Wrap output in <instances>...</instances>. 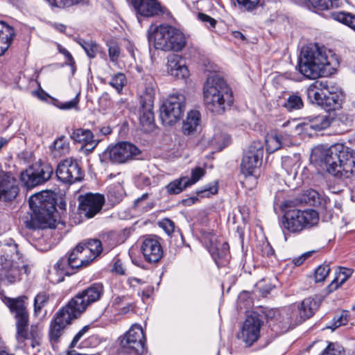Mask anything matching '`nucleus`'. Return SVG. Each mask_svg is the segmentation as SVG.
<instances>
[{"label":"nucleus","mask_w":355,"mask_h":355,"mask_svg":"<svg viewBox=\"0 0 355 355\" xmlns=\"http://www.w3.org/2000/svg\"><path fill=\"white\" fill-rule=\"evenodd\" d=\"M104 293L102 283H93L78 292L53 316L49 327V338L53 349L60 342L66 329L78 318L87 307L99 301Z\"/></svg>","instance_id":"1"},{"label":"nucleus","mask_w":355,"mask_h":355,"mask_svg":"<svg viewBox=\"0 0 355 355\" xmlns=\"http://www.w3.org/2000/svg\"><path fill=\"white\" fill-rule=\"evenodd\" d=\"M339 64V59L336 53L315 43L302 50L297 68L305 78L316 79L332 73Z\"/></svg>","instance_id":"2"},{"label":"nucleus","mask_w":355,"mask_h":355,"mask_svg":"<svg viewBox=\"0 0 355 355\" xmlns=\"http://www.w3.org/2000/svg\"><path fill=\"white\" fill-rule=\"evenodd\" d=\"M321 166L338 178H349L355 172V150L343 144H336L321 151Z\"/></svg>","instance_id":"3"},{"label":"nucleus","mask_w":355,"mask_h":355,"mask_svg":"<svg viewBox=\"0 0 355 355\" xmlns=\"http://www.w3.org/2000/svg\"><path fill=\"white\" fill-rule=\"evenodd\" d=\"M28 204L33 214L29 220L24 221L27 229L56 227V220L53 218L56 210V199L53 192L42 191L32 195L29 198Z\"/></svg>","instance_id":"4"},{"label":"nucleus","mask_w":355,"mask_h":355,"mask_svg":"<svg viewBox=\"0 0 355 355\" xmlns=\"http://www.w3.org/2000/svg\"><path fill=\"white\" fill-rule=\"evenodd\" d=\"M203 94L206 107L214 114H223L234 103L231 87L223 78L217 75L207 78L204 85Z\"/></svg>","instance_id":"5"},{"label":"nucleus","mask_w":355,"mask_h":355,"mask_svg":"<svg viewBox=\"0 0 355 355\" xmlns=\"http://www.w3.org/2000/svg\"><path fill=\"white\" fill-rule=\"evenodd\" d=\"M148 40L156 49L164 51H182L187 44L184 34L179 29L168 24L151 25L148 31Z\"/></svg>","instance_id":"6"},{"label":"nucleus","mask_w":355,"mask_h":355,"mask_svg":"<svg viewBox=\"0 0 355 355\" xmlns=\"http://www.w3.org/2000/svg\"><path fill=\"white\" fill-rule=\"evenodd\" d=\"M318 222L319 216L314 209H291L284 211L280 218L279 225L286 241L287 236L285 231L293 234L300 233L304 230L316 226Z\"/></svg>","instance_id":"7"},{"label":"nucleus","mask_w":355,"mask_h":355,"mask_svg":"<svg viewBox=\"0 0 355 355\" xmlns=\"http://www.w3.org/2000/svg\"><path fill=\"white\" fill-rule=\"evenodd\" d=\"M21 254L18 250V245L15 241H9L1 245L0 248V282H7L8 284L14 283L18 275L19 270L15 266V262L19 260Z\"/></svg>","instance_id":"8"},{"label":"nucleus","mask_w":355,"mask_h":355,"mask_svg":"<svg viewBox=\"0 0 355 355\" xmlns=\"http://www.w3.org/2000/svg\"><path fill=\"white\" fill-rule=\"evenodd\" d=\"M118 354L132 355H144L148 353L146 345V336L139 325H132L131 328L119 338Z\"/></svg>","instance_id":"9"},{"label":"nucleus","mask_w":355,"mask_h":355,"mask_svg":"<svg viewBox=\"0 0 355 355\" xmlns=\"http://www.w3.org/2000/svg\"><path fill=\"white\" fill-rule=\"evenodd\" d=\"M185 96L181 94L170 95L160 107V119L166 125H173L183 116Z\"/></svg>","instance_id":"10"},{"label":"nucleus","mask_w":355,"mask_h":355,"mask_svg":"<svg viewBox=\"0 0 355 355\" xmlns=\"http://www.w3.org/2000/svg\"><path fill=\"white\" fill-rule=\"evenodd\" d=\"M53 173V168L50 164L40 162L23 171L20 180L24 187L30 189L46 182Z\"/></svg>","instance_id":"11"},{"label":"nucleus","mask_w":355,"mask_h":355,"mask_svg":"<svg viewBox=\"0 0 355 355\" xmlns=\"http://www.w3.org/2000/svg\"><path fill=\"white\" fill-rule=\"evenodd\" d=\"M140 153L141 150L135 145L123 141L105 150L100 155V159L101 162L121 164L134 159Z\"/></svg>","instance_id":"12"},{"label":"nucleus","mask_w":355,"mask_h":355,"mask_svg":"<svg viewBox=\"0 0 355 355\" xmlns=\"http://www.w3.org/2000/svg\"><path fill=\"white\" fill-rule=\"evenodd\" d=\"M86 257L83 247L78 243L71 252L58 260L55 268L65 275H71L76 270L90 264L92 259Z\"/></svg>","instance_id":"13"},{"label":"nucleus","mask_w":355,"mask_h":355,"mask_svg":"<svg viewBox=\"0 0 355 355\" xmlns=\"http://www.w3.org/2000/svg\"><path fill=\"white\" fill-rule=\"evenodd\" d=\"M28 297L21 295L16 298L5 297V304L16 320L17 334L21 338H26L28 324V312L26 306Z\"/></svg>","instance_id":"14"},{"label":"nucleus","mask_w":355,"mask_h":355,"mask_svg":"<svg viewBox=\"0 0 355 355\" xmlns=\"http://www.w3.org/2000/svg\"><path fill=\"white\" fill-rule=\"evenodd\" d=\"M263 144L260 141H254L244 152L241 164V170L245 176H253L255 170L262 164Z\"/></svg>","instance_id":"15"},{"label":"nucleus","mask_w":355,"mask_h":355,"mask_svg":"<svg viewBox=\"0 0 355 355\" xmlns=\"http://www.w3.org/2000/svg\"><path fill=\"white\" fill-rule=\"evenodd\" d=\"M145 83L146 91L148 93L145 96L141 97V107L139 109V121L144 128H151L154 125V112H153V96L152 94L154 92L155 82L153 78L150 75H146Z\"/></svg>","instance_id":"16"},{"label":"nucleus","mask_w":355,"mask_h":355,"mask_svg":"<svg viewBox=\"0 0 355 355\" xmlns=\"http://www.w3.org/2000/svg\"><path fill=\"white\" fill-rule=\"evenodd\" d=\"M55 175L59 181L64 184H72L80 182L84 172L78 162L73 158H67L57 166Z\"/></svg>","instance_id":"17"},{"label":"nucleus","mask_w":355,"mask_h":355,"mask_svg":"<svg viewBox=\"0 0 355 355\" xmlns=\"http://www.w3.org/2000/svg\"><path fill=\"white\" fill-rule=\"evenodd\" d=\"M127 1L132 6L139 22L141 17H159L167 12L166 8L158 0H127Z\"/></svg>","instance_id":"18"},{"label":"nucleus","mask_w":355,"mask_h":355,"mask_svg":"<svg viewBox=\"0 0 355 355\" xmlns=\"http://www.w3.org/2000/svg\"><path fill=\"white\" fill-rule=\"evenodd\" d=\"M79 211L87 218L94 217L98 214L105 204V197L103 194L88 193L80 196Z\"/></svg>","instance_id":"19"},{"label":"nucleus","mask_w":355,"mask_h":355,"mask_svg":"<svg viewBox=\"0 0 355 355\" xmlns=\"http://www.w3.org/2000/svg\"><path fill=\"white\" fill-rule=\"evenodd\" d=\"M140 250L146 261L150 263L159 262L164 255V250L159 237L148 236L142 239Z\"/></svg>","instance_id":"20"},{"label":"nucleus","mask_w":355,"mask_h":355,"mask_svg":"<svg viewBox=\"0 0 355 355\" xmlns=\"http://www.w3.org/2000/svg\"><path fill=\"white\" fill-rule=\"evenodd\" d=\"M19 192V183L13 174L0 170V200L12 202L17 198Z\"/></svg>","instance_id":"21"},{"label":"nucleus","mask_w":355,"mask_h":355,"mask_svg":"<svg viewBox=\"0 0 355 355\" xmlns=\"http://www.w3.org/2000/svg\"><path fill=\"white\" fill-rule=\"evenodd\" d=\"M263 322L258 315H251L245 319L241 333V338L247 346L252 345L259 337Z\"/></svg>","instance_id":"22"},{"label":"nucleus","mask_w":355,"mask_h":355,"mask_svg":"<svg viewBox=\"0 0 355 355\" xmlns=\"http://www.w3.org/2000/svg\"><path fill=\"white\" fill-rule=\"evenodd\" d=\"M296 313L291 310H284L276 315L274 319L270 322V325H272V329L279 334H284L290 329L302 322H299V319H293Z\"/></svg>","instance_id":"23"},{"label":"nucleus","mask_w":355,"mask_h":355,"mask_svg":"<svg viewBox=\"0 0 355 355\" xmlns=\"http://www.w3.org/2000/svg\"><path fill=\"white\" fill-rule=\"evenodd\" d=\"M306 120L307 121L297 125L296 128H300L306 132H308L309 130L320 131L331 126L338 121V119L334 118V116L329 112L326 114L309 116Z\"/></svg>","instance_id":"24"},{"label":"nucleus","mask_w":355,"mask_h":355,"mask_svg":"<svg viewBox=\"0 0 355 355\" xmlns=\"http://www.w3.org/2000/svg\"><path fill=\"white\" fill-rule=\"evenodd\" d=\"M206 248L218 268L225 267L230 263L231 254L227 242H224L218 245L214 243L211 240H209V244L206 245Z\"/></svg>","instance_id":"25"},{"label":"nucleus","mask_w":355,"mask_h":355,"mask_svg":"<svg viewBox=\"0 0 355 355\" xmlns=\"http://www.w3.org/2000/svg\"><path fill=\"white\" fill-rule=\"evenodd\" d=\"M320 304V300L317 297L305 298L299 307L298 313L300 315L299 322L311 318Z\"/></svg>","instance_id":"26"},{"label":"nucleus","mask_w":355,"mask_h":355,"mask_svg":"<svg viewBox=\"0 0 355 355\" xmlns=\"http://www.w3.org/2000/svg\"><path fill=\"white\" fill-rule=\"evenodd\" d=\"M343 96L340 91L324 92L322 107L328 111H335L341 107Z\"/></svg>","instance_id":"27"},{"label":"nucleus","mask_w":355,"mask_h":355,"mask_svg":"<svg viewBox=\"0 0 355 355\" xmlns=\"http://www.w3.org/2000/svg\"><path fill=\"white\" fill-rule=\"evenodd\" d=\"M15 35L14 28L0 21V56L8 49Z\"/></svg>","instance_id":"28"},{"label":"nucleus","mask_w":355,"mask_h":355,"mask_svg":"<svg viewBox=\"0 0 355 355\" xmlns=\"http://www.w3.org/2000/svg\"><path fill=\"white\" fill-rule=\"evenodd\" d=\"M201 115L198 110H191L183 123L182 131L184 135H193L200 125Z\"/></svg>","instance_id":"29"},{"label":"nucleus","mask_w":355,"mask_h":355,"mask_svg":"<svg viewBox=\"0 0 355 355\" xmlns=\"http://www.w3.org/2000/svg\"><path fill=\"white\" fill-rule=\"evenodd\" d=\"M179 60L180 58L176 56L168 61V72L178 79H185L189 76V70Z\"/></svg>","instance_id":"30"},{"label":"nucleus","mask_w":355,"mask_h":355,"mask_svg":"<svg viewBox=\"0 0 355 355\" xmlns=\"http://www.w3.org/2000/svg\"><path fill=\"white\" fill-rule=\"evenodd\" d=\"M79 244H81L83 247L85 257H87V254H89L87 259H92V261L99 256L103 251L102 243L99 239H89L85 243H80Z\"/></svg>","instance_id":"31"},{"label":"nucleus","mask_w":355,"mask_h":355,"mask_svg":"<svg viewBox=\"0 0 355 355\" xmlns=\"http://www.w3.org/2000/svg\"><path fill=\"white\" fill-rule=\"evenodd\" d=\"M107 198L109 203L114 206L119 204L123 198L125 191L120 184H115L107 188Z\"/></svg>","instance_id":"32"},{"label":"nucleus","mask_w":355,"mask_h":355,"mask_svg":"<svg viewBox=\"0 0 355 355\" xmlns=\"http://www.w3.org/2000/svg\"><path fill=\"white\" fill-rule=\"evenodd\" d=\"M70 137L75 142L84 144V146L92 145L94 143V134L89 130L83 128L74 130Z\"/></svg>","instance_id":"33"},{"label":"nucleus","mask_w":355,"mask_h":355,"mask_svg":"<svg viewBox=\"0 0 355 355\" xmlns=\"http://www.w3.org/2000/svg\"><path fill=\"white\" fill-rule=\"evenodd\" d=\"M187 187H189V184L186 182L184 176H182L170 182L165 186L164 189L168 195H178Z\"/></svg>","instance_id":"34"},{"label":"nucleus","mask_w":355,"mask_h":355,"mask_svg":"<svg viewBox=\"0 0 355 355\" xmlns=\"http://www.w3.org/2000/svg\"><path fill=\"white\" fill-rule=\"evenodd\" d=\"M351 269L346 268H340L338 274L335 277L334 280L327 286L329 293H331L336 290L340 286L343 284L347 279L351 276Z\"/></svg>","instance_id":"35"},{"label":"nucleus","mask_w":355,"mask_h":355,"mask_svg":"<svg viewBox=\"0 0 355 355\" xmlns=\"http://www.w3.org/2000/svg\"><path fill=\"white\" fill-rule=\"evenodd\" d=\"M300 200L309 206H318L320 204V197L318 192L314 189L304 191L300 196Z\"/></svg>","instance_id":"36"},{"label":"nucleus","mask_w":355,"mask_h":355,"mask_svg":"<svg viewBox=\"0 0 355 355\" xmlns=\"http://www.w3.org/2000/svg\"><path fill=\"white\" fill-rule=\"evenodd\" d=\"M288 111L301 110L304 107V103L300 96L297 94H291L282 105Z\"/></svg>","instance_id":"37"},{"label":"nucleus","mask_w":355,"mask_h":355,"mask_svg":"<svg viewBox=\"0 0 355 355\" xmlns=\"http://www.w3.org/2000/svg\"><path fill=\"white\" fill-rule=\"evenodd\" d=\"M331 17L355 31V15L347 12H331Z\"/></svg>","instance_id":"38"},{"label":"nucleus","mask_w":355,"mask_h":355,"mask_svg":"<svg viewBox=\"0 0 355 355\" xmlns=\"http://www.w3.org/2000/svg\"><path fill=\"white\" fill-rule=\"evenodd\" d=\"M306 94L310 102L322 106L324 92L320 91L317 85L311 84L306 89Z\"/></svg>","instance_id":"39"},{"label":"nucleus","mask_w":355,"mask_h":355,"mask_svg":"<svg viewBox=\"0 0 355 355\" xmlns=\"http://www.w3.org/2000/svg\"><path fill=\"white\" fill-rule=\"evenodd\" d=\"M50 300L49 295L44 292H40L34 298V313L35 315H38L42 308L46 306Z\"/></svg>","instance_id":"40"},{"label":"nucleus","mask_w":355,"mask_h":355,"mask_svg":"<svg viewBox=\"0 0 355 355\" xmlns=\"http://www.w3.org/2000/svg\"><path fill=\"white\" fill-rule=\"evenodd\" d=\"M309 4L318 10H327L337 7L338 0H309Z\"/></svg>","instance_id":"41"},{"label":"nucleus","mask_w":355,"mask_h":355,"mask_svg":"<svg viewBox=\"0 0 355 355\" xmlns=\"http://www.w3.org/2000/svg\"><path fill=\"white\" fill-rule=\"evenodd\" d=\"M78 44L85 50L88 57L94 58L96 56L99 51V46L95 42L92 40L85 41L81 39L78 41Z\"/></svg>","instance_id":"42"},{"label":"nucleus","mask_w":355,"mask_h":355,"mask_svg":"<svg viewBox=\"0 0 355 355\" xmlns=\"http://www.w3.org/2000/svg\"><path fill=\"white\" fill-rule=\"evenodd\" d=\"M52 6L58 8H69L73 6L85 4L88 0H46Z\"/></svg>","instance_id":"43"},{"label":"nucleus","mask_w":355,"mask_h":355,"mask_svg":"<svg viewBox=\"0 0 355 355\" xmlns=\"http://www.w3.org/2000/svg\"><path fill=\"white\" fill-rule=\"evenodd\" d=\"M53 104L60 110H71L78 107L79 103V94H78L72 100L62 103L58 99L52 98Z\"/></svg>","instance_id":"44"},{"label":"nucleus","mask_w":355,"mask_h":355,"mask_svg":"<svg viewBox=\"0 0 355 355\" xmlns=\"http://www.w3.org/2000/svg\"><path fill=\"white\" fill-rule=\"evenodd\" d=\"M218 186L217 182L205 185L202 189L197 190L196 193L201 198H209L218 193Z\"/></svg>","instance_id":"45"},{"label":"nucleus","mask_w":355,"mask_h":355,"mask_svg":"<svg viewBox=\"0 0 355 355\" xmlns=\"http://www.w3.org/2000/svg\"><path fill=\"white\" fill-rule=\"evenodd\" d=\"M125 83L126 78L125 75L122 73H118L111 78L109 85L114 87L118 93H120Z\"/></svg>","instance_id":"46"},{"label":"nucleus","mask_w":355,"mask_h":355,"mask_svg":"<svg viewBox=\"0 0 355 355\" xmlns=\"http://www.w3.org/2000/svg\"><path fill=\"white\" fill-rule=\"evenodd\" d=\"M205 174V171L201 167H196L191 170V178L184 176L186 182L189 184V187L196 184L199 180H200Z\"/></svg>","instance_id":"47"},{"label":"nucleus","mask_w":355,"mask_h":355,"mask_svg":"<svg viewBox=\"0 0 355 355\" xmlns=\"http://www.w3.org/2000/svg\"><path fill=\"white\" fill-rule=\"evenodd\" d=\"M325 355H341L345 353L344 347L338 342H327Z\"/></svg>","instance_id":"48"},{"label":"nucleus","mask_w":355,"mask_h":355,"mask_svg":"<svg viewBox=\"0 0 355 355\" xmlns=\"http://www.w3.org/2000/svg\"><path fill=\"white\" fill-rule=\"evenodd\" d=\"M327 341H316L314 342L307 349V352L318 354V355H325L326 354V345Z\"/></svg>","instance_id":"49"},{"label":"nucleus","mask_w":355,"mask_h":355,"mask_svg":"<svg viewBox=\"0 0 355 355\" xmlns=\"http://www.w3.org/2000/svg\"><path fill=\"white\" fill-rule=\"evenodd\" d=\"M330 272V267L327 264L319 266L315 270V281L316 282H323Z\"/></svg>","instance_id":"50"},{"label":"nucleus","mask_w":355,"mask_h":355,"mask_svg":"<svg viewBox=\"0 0 355 355\" xmlns=\"http://www.w3.org/2000/svg\"><path fill=\"white\" fill-rule=\"evenodd\" d=\"M53 148L60 154H64L69 150V143L64 136H61L53 142Z\"/></svg>","instance_id":"51"},{"label":"nucleus","mask_w":355,"mask_h":355,"mask_svg":"<svg viewBox=\"0 0 355 355\" xmlns=\"http://www.w3.org/2000/svg\"><path fill=\"white\" fill-rule=\"evenodd\" d=\"M108 53L110 59L112 62H116L120 54V48L119 45L113 41L107 42Z\"/></svg>","instance_id":"52"},{"label":"nucleus","mask_w":355,"mask_h":355,"mask_svg":"<svg viewBox=\"0 0 355 355\" xmlns=\"http://www.w3.org/2000/svg\"><path fill=\"white\" fill-rule=\"evenodd\" d=\"M198 19L201 21L209 29H213L216 27L217 21L209 15L199 12L198 14Z\"/></svg>","instance_id":"53"},{"label":"nucleus","mask_w":355,"mask_h":355,"mask_svg":"<svg viewBox=\"0 0 355 355\" xmlns=\"http://www.w3.org/2000/svg\"><path fill=\"white\" fill-rule=\"evenodd\" d=\"M58 51L65 56V58L68 62V64L71 67L72 73H74V72L76 71V66H75L76 62H75V60H74L72 55L68 50H67L65 48H64L63 46H62L60 44L58 45Z\"/></svg>","instance_id":"54"},{"label":"nucleus","mask_w":355,"mask_h":355,"mask_svg":"<svg viewBox=\"0 0 355 355\" xmlns=\"http://www.w3.org/2000/svg\"><path fill=\"white\" fill-rule=\"evenodd\" d=\"M239 6L248 11L254 10L260 3V0H236Z\"/></svg>","instance_id":"55"},{"label":"nucleus","mask_w":355,"mask_h":355,"mask_svg":"<svg viewBox=\"0 0 355 355\" xmlns=\"http://www.w3.org/2000/svg\"><path fill=\"white\" fill-rule=\"evenodd\" d=\"M89 329V327L88 325L84 326L73 337L71 343L69 345V349H72L75 347L78 343V341L81 339L83 335Z\"/></svg>","instance_id":"56"},{"label":"nucleus","mask_w":355,"mask_h":355,"mask_svg":"<svg viewBox=\"0 0 355 355\" xmlns=\"http://www.w3.org/2000/svg\"><path fill=\"white\" fill-rule=\"evenodd\" d=\"M160 226L169 235L175 230V223L169 218H165L160 223Z\"/></svg>","instance_id":"57"},{"label":"nucleus","mask_w":355,"mask_h":355,"mask_svg":"<svg viewBox=\"0 0 355 355\" xmlns=\"http://www.w3.org/2000/svg\"><path fill=\"white\" fill-rule=\"evenodd\" d=\"M112 271L120 275H124L125 274V270L123 268V263L119 259H117L114 261Z\"/></svg>","instance_id":"58"},{"label":"nucleus","mask_w":355,"mask_h":355,"mask_svg":"<svg viewBox=\"0 0 355 355\" xmlns=\"http://www.w3.org/2000/svg\"><path fill=\"white\" fill-rule=\"evenodd\" d=\"M313 85H317V88L322 92H332L334 90L333 87L329 85L327 81H316Z\"/></svg>","instance_id":"59"},{"label":"nucleus","mask_w":355,"mask_h":355,"mask_svg":"<svg viewBox=\"0 0 355 355\" xmlns=\"http://www.w3.org/2000/svg\"><path fill=\"white\" fill-rule=\"evenodd\" d=\"M330 114L334 116V118L338 119V121L334 123V124H332L331 125H339L340 123L347 125L349 122V119L347 116L344 114H336L335 112H330Z\"/></svg>","instance_id":"60"},{"label":"nucleus","mask_w":355,"mask_h":355,"mask_svg":"<svg viewBox=\"0 0 355 355\" xmlns=\"http://www.w3.org/2000/svg\"><path fill=\"white\" fill-rule=\"evenodd\" d=\"M334 328L336 329L342 325H345L347 322V319L346 316H343V315H340L338 317L334 318Z\"/></svg>","instance_id":"61"},{"label":"nucleus","mask_w":355,"mask_h":355,"mask_svg":"<svg viewBox=\"0 0 355 355\" xmlns=\"http://www.w3.org/2000/svg\"><path fill=\"white\" fill-rule=\"evenodd\" d=\"M198 201H199V199L197 196H192V197H189V198H187L185 199H182V204L184 206L188 207V206H191V205L196 203Z\"/></svg>","instance_id":"62"},{"label":"nucleus","mask_w":355,"mask_h":355,"mask_svg":"<svg viewBox=\"0 0 355 355\" xmlns=\"http://www.w3.org/2000/svg\"><path fill=\"white\" fill-rule=\"evenodd\" d=\"M35 96L42 101H46L48 98H52L44 90H37L34 92Z\"/></svg>","instance_id":"63"},{"label":"nucleus","mask_w":355,"mask_h":355,"mask_svg":"<svg viewBox=\"0 0 355 355\" xmlns=\"http://www.w3.org/2000/svg\"><path fill=\"white\" fill-rule=\"evenodd\" d=\"M231 35L235 39H238L242 41L246 40V37H245V35L239 31H232Z\"/></svg>","instance_id":"64"}]
</instances>
